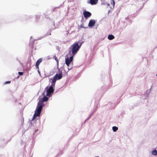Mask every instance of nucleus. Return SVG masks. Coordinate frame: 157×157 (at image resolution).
Here are the masks:
<instances>
[{"mask_svg":"<svg viewBox=\"0 0 157 157\" xmlns=\"http://www.w3.org/2000/svg\"><path fill=\"white\" fill-rule=\"evenodd\" d=\"M106 2H102L101 3V4L103 5H106Z\"/></svg>","mask_w":157,"mask_h":157,"instance_id":"obj_22","label":"nucleus"},{"mask_svg":"<svg viewBox=\"0 0 157 157\" xmlns=\"http://www.w3.org/2000/svg\"><path fill=\"white\" fill-rule=\"evenodd\" d=\"M55 60H56V61H57V59L56 58L55 59Z\"/></svg>","mask_w":157,"mask_h":157,"instance_id":"obj_29","label":"nucleus"},{"mask_svg":"<svg viewBox=\"0 0 157 157\" xmlns=\"http://www.w3.org/2000/svg\"><path fill=\"white\" fill-rule=\"evenodd\" d=\"M68 33H69V32L67 31V35Z\"/></svg>","mask_w":157,"mask_h":157,"instance_id":"obj_28","label":"nucleus"},{"mask_svg":"<svg viewBox=\"0 0 157 157\" xmlns=\"http://www.w3.org/2000/svg\"><path fill=\"white\" fill-rule=\"evenodd\" d=\"M42 61V59L41 58H40L38 59L36 61V64L37 65V66L39 65L40 64L41 62Z\"/></svg>","mask_w":157,"mask_h":157,"instance_id":"obj_11","label":"nucleus"},{"mask_svg":"<svg viewBox=\"0 0 157 157\" xmlns=\"http://www.w3.org/2000/svg\"><path fill=\"white\" fill-rule=\"evenodd\" d=\"M96 157H99V156H96Z\"/></svg>","mask_w":157,"mask_h":157,"instance_id":"obj_34","label":"nucleus"},{"mask_svg":"<svg viewBox=\"0 0 157 157\" xmlns=\"http://www.w3.org/2000/svg\"><path fill=\"white\" fill-rule=\"evenodd\" d=\"M32 36H31V37H30V43H29V45H30V44H31V42H32V43H33V42H34V41H33V40H32L31 39H32Z\"/></svg>","mask_w":157,"mask_h":157,"instance_id":"obj_20","label":"nucleus"},{"mask_svg":"<svg viewBox=\"0 0 157 157\" xmlns=\"http://www.w3.org/2000/svg\"><path fill=\"white\" fill-rule=\"evenodd\" d=\"M59 8V7H56L55 8V9H56V8Z\"/></svg>","mask_w":157,"mask_h":157,"instance_id":"obj_27","label":"nucleus"},{"mask_svg":"<svg viewBox=\"0 0 157 157\" xmlns=\"http://www.w3.org/2000/svg\"><path fill=\"white\" fill-rule=\"evenodd\" d=\"M49 99V98L44 96L42 98L39 100L37 104V107L35 111V113L33 117V120L34 119L37 117H39L40 115L43 108L44 106L43 103L47 101Z\"/></svg>","mask_w":157,"mask_h":157,"instance_id":"obj_1","label":"nucleus"},{"mask_svg":"<svg viewBox=\"0 0 157 157\" xmlns=\"http://www.w3.org/2000/svg\"><path fill=\"white\" fill-rule=\"evenodd\" d=\"M36 68H39V65H37L36 64Z\"/></svg>","mask_w":157,"mask_h":157,"instance_id":"obj_24","label":"nucleus"},{"mask_svg":"<svg viewBox=\"0 0 157 157\" xmlns=\"http://www.w3.org/2000/svg\"><path fill=\"white\" fill-rule=\"evenodd\" d=\"M10 83V81H7L5 82L4 83V85L6 84H9Z\"/></svg>","mask_w":157,"mask_h":157,"instance_id":"obj_19","label":"nucleus"},{"mask_svg":"<svg viewBox=\"0 0 157 157\" xmlns=\"http://www.w3.org/2000/svg\"><path fill=\"white\" fill-rule=\"evenodd\" d=\"M95 24V21L94 19L90 20L88 26L89 27H92Z\"/></svg>","mask_w":157,"mask_h":157,"instance_id":"obj_7","label":"nucleus"},{"mask_svg":"<svg viewBox=\"0 0 157 157\" xmlns=\"http://www.w3.org/2000/svg\"><path fill=\"white\" fill-rule=\"evenodd\" d=\"M38 129H36L35 131V133L37 131H38Z\"/></svg>","mask_w":157,"mask_h":157,"instance_id":"obj_25","label":"nucleus"},{"mask_svg":"<svg viewBox=\"0 0 157 157\" xmlns=\"http://www.w3.org/2000/svg\"><path fill=\"white\" fill-rule=\"evenodd\" d=\"M55 86V84L52 83L51 85L49 88L48 87H46L45 90H46V96L49 97L52 96L54 91Z\"/></svg>","mask_w":157,"mask_h":157,"instance_id":"obj_3","label":"nucleus"},{"mask_svg":"<svg viewBox=\"0 0 157 157\" xmlns=\"http://www.w3.org/2000/svg\"><path fill=\"white\" fill-rule=\"evenodd\" d=\"M80 28H87V27H85L84 26V25H83V24H82V25H81L80 26Z\"/></svg>","mask_w":157,"mask_h":157,"instance_id":"obj_18","label":"nucleus"},{"mask_svg":"<svg viewBox=\"0 0 157 157\" xmlns=\"http://www.w3.org/2000/svg\"><path fill=\"white\" fill-rule=\"evenodd\" d=\"M151 89V88L150 89L148 90H147L145 93V95H146L145 97L144 98V99H146L149 96V95L150 93V90Z\"/></svg>","mask_w":157,"mask_h":157,"instance_id":"obj_8","label":"nucleus"},{"mask_svg":"<svg viewBox=\"0 0 157 157\" xmlns=\"http://www.w3.org/2000/svg\"><path fill=\"white\" fill-rule=\"evenodd\" d=\"M20 121H21V124H23L24 122V118L23 116V114H22L20 119Z\"/></svg>","mask_w":157,"mask_h":157,"instance_id":"obj_12","label":"nucleus"},{"mask_svg":"<svg viewBox=\"0 0 157 157\" xmlns=\"http://www.w3.org/2000/svg\"><path fill=\"white\" fill-rule=\"evenodd\" d=\"M19 77V75L17 77V78H18Z\"/></svg>","mask_w":157,"mask_h":157,"instance_id":"obj_32","label":"nucleus"},{"mask_svg":"<svg viewBox=\"0 0 157 157\" xmlns=\"http://www.w3.org/2000/svg\"><path fill=\"white\" fill-rule=\"evenodd\" d=\"M152 155H157V151L156 149L154 150L152 152Z\"/></svg>","mask_w":157,"mask_h":157,"instance_id":"obj_13","label":"nucleus"},{"mask_svg":"<svg viewBox=\"0 0 157 157\" xmlns=\"http://www.w3.org/2000/svg\"><path fill=\"white\" fill-rule=\"evenodd\" d=\"M110 10H109V11H108V13H109L110 12Z\"/></svg>","mask_w":157,"mask_h":157,"instance_id":"obj_30","label":"nucleus"},{"mask_svg":"<svg viewBox=\"0 0 157 157\" xmlns=\"http://www.w3.org/2000/svg\"><path fill=\"white\" fill-rule=\"evenodd\" d=\"M83 15L86 18H87L91 15V13L89 11H85L83 12Z\"/></svg>","mask_w":157,"mask_h":157,"instance_id":"obj_6","label":"nucleus"},{"mask_svg":"<svg viewBox=\"0 0 157 157\" xmlns=\"http://www.w3.org/2000/svg\"><path fill=\"white\" fill-rule=\"evenodd\" d=\"M71 52V51H69V53H70Z\"/></svg>","mask_w":157,"mask_h":157,"instance_id":"obj_33","label":"nucleus"},{"mask_svg":"<svg viewBox=\"0 0 157 157\" xmlns=\"http://www.w3.org/2000/svg\"><path fill=\"white\" fill-rule=\"evenodd\" d=\"M111 4L112 5H113V8L114 7V6L115 5V1L114 0H112V1L111 2Z\"/></svg>","mask_w":157,"mask_h":157,"instance_id":"obj_16","label":"nucleus"},{"mask_svg":"<svg viewBox=\"0 0 157 157\" xmlns=\"http://www.w3.org/2000/svg\"><path fill=\"white\" fill-rule=\"evenodd\" d=\"M74 56L72 54L69 58L67 57L65 59V63L67 66L69 67L68 68V70L67 72L70 70H71L72 68V63H71L73 60Z\"/></svg>","mask_w":157,"mask_h":157,"instance_id":"obj_4","label":"nucleus"},{"mask_svg":"<svg viewBox=\"0 0 157 157\" xmlns=\"http://www.w3.org/2000/svg\"><path fill=\"white\" fill-rule=\"evenodd\" d=\"M112 129L113 132H116L118 129V128L116 126H113Z\"/></svg>","mask_w":157,"mask_h":157,"instance_id":"obj_14","label":"nucleus"},{"mask_svg":"<svg viewBox=\"0 0 157 157\" xmlns=\"http://www.w3.org/2000/svg\"><path fill=\"white\" fill-rule=\"evenodd\" d=\"M62 72L61 71L59 74H56L53 78H51L50 80H52V83L55 84L56 80H59L62 78Z\"/></svg>","mask_w":157,"mask_h":157,"instance_id":"obj_5","label":"nucleus"},{"mask_svg":"<svg viewBox=\"0 0 157 157\" xmlns=\"http://www.w3.org/2000/svg\"><path fill=\"white\" fill-rule=\"evenodd\" d=\"M84 42V41H79L75 42L72 45L71 47L72 48L71 52L73 56L75 55L77 53Z\"/></svg>","mask_w":157,"mask_h":157,"instance_id":"obj_2","label":"nucleus"},{"mask_svg":"<svg viewBox=\"0 0 157 157\" xmlns=\"http://www.w3.org/2000/svg\"><path fill=\"white\" fill-rule=\"evenodd\" d=\"M40 18V16L39 15H36V18L37 20L39 19Z\"/></svg>","mask_w":157,"mask_h":157,"instance_id":"obj_17","label":"nucleus"},{"mask_svg":"<svg viewBox=\"0 0 157 157\" xmlns=\"http://www.w3.org/2000/svg\"><path fill=\"white\" fill-rule=\"evenodd\" d=\"M156 76H157V74L156 75Z\"/></svg>","mask_w":157,"mask_h":157,"instance_id":"obj_35","label":"nucleus"},{"mask_svg":"<svg viewBox=\"0 0 157 157\" xmlns=\"http://www.w3.org/2000/svg\"><path fill=\"white\" fill-rule=\"evenodd\" d=\"M106 5L108 6H110V4L109 3L107 2L106 3Z\"/></svg>","mask_w":157,"mask_h":157,"instance_id":"obj_23","label":"nucleus"},{"mask_svg":"<svg viewBox=\"0 0 157 157\" xmlns=\"http://www.w3.org/2000/svg\"><path fill=\"white\" fill-rule=\"evenodd\" d=\"M59 155V153H58L57 155H56L55 157H57V156H58V155Z\"/></svg>","mask_w":157,"mask_h":157,"instance_id":"obj_26","label":"nucleus"},{"mask_svg":"<svg viewBox=\"0 0 157 157\" xmlns=\"http://www.w3.org/2000/svg\"><path fill=\"white\" fill-rule=\"evenodd\" d=\"M18 73L20 75H22L23 74V73L22 72H19Z\"/></svg>","mask_w":157,"mask_h":157,"instance_id":"obj_21","label":"nucleus"},{"mask_svg":"<svg viewBox=\"0 0 157 157\" xmlns=\"http://www.w3.org/2000/svg\"><path fill=\"white\" fill-rule=\"evenodd\" d=\"M95 110H94V111L90 115V116H89V117L87 118L86 120L85 121V122H84V123H85L87 121L88 119H89L90 118V117L92 116V115L93 114V113H94L95 112Z\"/></svg>","mask_w":157,"mask_h":157,"instance_id":"obj_15","label":"nucleus"},{"mask_svg":"<svg viewBox=\"0 0 157 157\" xmlns=\"http://www.w3.org/2000/svg\"><path fill=\"white\" fill-rule=\"evenodd\" d=\"M42 94H43V95H44V93H43Z\"/></svg>","mask_w":157,"mask_h":157,"instance_id":"obj_31","label":"nucleus"},{"mask_svg":"<svg viewBox=\"0 0 157 157\" xmlns=\"http://www.w3.org/2000/svg\"><path fill=\"white\" fill-rule=\"evenodd\" d=\"M98 0H90V3L92 5H95L97 3Z\"/></svg>","mask_w":157,"mask_h":157,"instance_id":"obj_9","label":"nucleus"},{"mask_svg":"<svg viewBox=\"0 0 157 157\" xmlns=\"http://www.w3.org/2000/svg\"><path fill=\"white\" fill-rule=\"evenodd\" d=\"M115 37L112 34L109 35L108 37V38L109 40H111L114 38Z\"/></svg>","mask_w":157,"mask_h":157,"instance_id":"obj_10","label":"nucleus"}]
</instances>
